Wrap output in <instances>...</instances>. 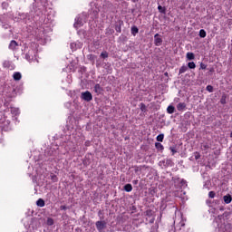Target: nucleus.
<instances>
[{"instance_id":"obj_16","label":"nucleus","mask_w":232,"mask_h":232,"mask_svg":"<svg viewBox=\"0 0 232 232\" xmlns=\"http://www.w3.org/2000/svg\"><path fill=\"white\" fill-rule=\"evenodd\" d=\"M36 206H38V208H44V199L39 198L36 201Z\"/></svg>"},{"instance_id":"obj_15","label":"nucleus","mask_w":232,"mask_h":232,"mask_svg":"<svg viewBox=\"0 0 232 232\" xmlns=\"http://www.w3.org/2000/svg\"><path fill=\"white\" fill-rule=\"evenodd\" d=\"M94 92L95 93H102V87H101V84H96L94 86Z\"/></svg>"},{"instance_id":"obj_19","label":"nucleus","mask_w":232,"mask_h":232,"mask_svg":"<svg viewBox=\"0 0 232 232\" xmlns=\"http://www.w3.org/2000/svg\"><path fill=\"white\" fill-rule=\"evenodd\" d=\"M155 148L158 149L159 151H162V150H164V146L161 145V143H160V142L155 143Z\"/></svg>"},{"instance_id":"obj_10","label":"nucleus","mask_w":232,"mask_h":232,"mask_svg":"<svg viewBox=\"0 0 232 232\" xmlns=\"http://www.w3.org/2000/svg\"><path fill=\"white\" fill-rule=\"evenodd\" d=\"M154 44L156 46H160V44H162V38L159 36V34L154 35Z\"/></svg>"},{"instance_id":"obj_46","label":"nucleus","mask_w":232,"mask_h":232,"mask_svg":"<svg viewBox=\"0 0 232 232\" xmlns=\"http://www.w3.org/2000/svg\"><path fill=\"white\" fill-rule=\"evenodd\" d=\"M71 77H72V76H70V75L67 76L68 79H71Z\"/></svg>"},{"instance_id":"obj_26","label":"nucleus","mask_w":232,"mask_h":232,"mask_svg":"<svg viewBox=\"0 0 232 232\" xmlns=\"http://www.w3.org/2000/svg\"><path fill=\"white\" fill-rule=\"evenodd\" d=\"M131 34L132 35H135L136 34H139V28L137 27H131Z\"/></svg>"},{"instance_id":"obj_7","label":"nucleus","mask_w":232,"mask_h":232,"mask_svg":"<svg viewBox=\"0 0 232 232\" xmlns=\"http://www.w3.org/2000/svg\"><path fill=\"white\" fill-rule=\"evenodd\" d=\"M79 48H82V44L81 42L71 43V50H72V52L79 50Z\"/></svg>"},{"instance_id":"obj_44","label":"nucleus","mask_w":232,"mask_h":232,"mask_svg":"<svg viewBox=\"0 0 232 232\" xmlns=\"http://www.w3.org/2000/svg\"><path fill=\"white\" fill-rule=\"evenodd\" d=\"M20 17H24V14H20Z\"/></svg>"},{"instance_id":"obj_21","label":"nucleus","mask_w":232,"mask_h":232,"mask_svg":"<svg viewBox=\"0 0 232 232\" xmlns=\"http://www.w3.org/2000/svg\"><path fill=\"white\" fill-rule=\"evenodd\" d=\"M167 111H168V113H169V114H171V113H175V107H173V106H169L168 108H167Z\"/></svg>"},{"instance_id":"obj_9","label":"nucleus","mask_w":232,"mask_h":232,"mask_svg":"<svg viewBox=\"0 0 232 232\" xmlns=\"http://www.w3.org/2000/svg\"><path fill=\"white\" fill-rule=\"evenodd\" d=\"M4 67L7 68L8 70H15V64L10 61L4 62Z\"/></svg>"},{"instance_id":"obj_20","label":"nucleus","mask_w":232,"mask_h":232,"mask_svg":"<svg viewBox=\"0 0 232 232\" xmlns=\"http://www.w3.org/2000/svg\"><path fill=\"white\" fill-rule=\"evenodd\" d=\"M188 66L190 70H195L197 68V64H195V62L188 63Z\"/></svg>"},{"instance_id":"obj_42","label":"nucleus","mask_w":232,"mask_h":232,"mask_svg":"<svg viewBox=\"0 0 232 232\" xmlns=\"http://www.w3.org/2000/svg\"><path fill=\"white\" fill-rule=\"evenodd\" d=\"M132 3H138L139 0H131Z\"/></svg>"},{"instance_id":"obj_2","label":"nucleus","mask_w":232,"mask_h":232,"mask_svg":"<svg viewBox=\"0 0 232 232\" xmlns=\"http://www.w3.org/2000/svg\"><path fill=\"white\" fill-rule=\"evenodd\" d=\"M35 49H29L25 53L26 61H28V63H34V61H36L37 58H35Z\"/></svg>"},{"instance_id":"obj_3","label":"nucleus","mask_w":232,"mask_h":232,"mask_svg":"<svg viewBox=\"0 0 232 232\" xmlns=\"http://www.w3.org/2000/svg\"><path fill=\"white\" fill-rule=\"evenodd\" d=\"M178 215V218L176 217L174 219V224H178L177 227H179V229H182L181 227H184L186 226V222L182 218V215L180 213L176 212V216Z\"/></svg>"},{"instance_id":"obj_12","label":"nucleus","mask_w":232,"mask_h":232,"mask_svg":"<svg viewBox=\"0 0 232 232\" xmlns=\"http://www.w3.org/2000/svg\"><path fill=\"white\" fill-rule=\"evenodd\" d=\"M177 110L178 111H184V110H186V104L184 102H179L177 105Z\"/></svg>"},{"instance_id":"obj_6","label":"nucleus","mask_w":232,"mask_h":232,"mask_svg":"<svg viewBox=\"0 0 232 232\" xmlns=\"http://www.w3.org/2000/svg\"><path fill=\"white\" fill-rule=\"evenodd\" d=\"M19 48H21V45L18 44L14 40L11 41V43L9 44V49L13 52H15V50H19Z\"/></svg>"},{"instance_id":"obj_18","label":"nucleus","mask_w":232,"mask_h":232,"mask_svg":"<svg viewBox=\"0 0 232 232\" xmlns=\"http://www.w3.org/2000/svg\"><path fill=\"white\" fill-rule=\"evenodd\" d=\"M187 59H188V61H193V59H195V53H187Z\"/></svg>"},{"instance_id":"obj_37","label":"nucleus","mask_w":232,"mask_h":232,"mask_svg":"<svg viewBox=\"0 0 232 232\" xmlns=\"http://www.w3.org/2000/svg\"><path fill=\"white\" fill-rule=\"evenodd\" d=\"M65 107H67V108H72V102H67V103H65Z\"/></svg>"},{"instance_id":"obj_43","label":"nucleus","mask_w":232,"mask_h":232,"mask_svg":"<svg viewBox=\"0 0 232 232\" xmlns=\"http://www.w3.org/2000/svg\"><path fill=\"white\" fill-rule=\"evenodd\" d=\"M2 6H6V3H3V4H2Z\"/></svg>"},{"instance_id":"obj_31","label":"nucleus","mask_w":232,"mask_h":232,"mask_svg":"<svg viewBox=\"0 0 232 232\" xmlns=\"http://www.w3.org/2000/svg\"><path fill=\"white\" fill-rule=\"evenodd\" d=\"M101 57H102V59H107V57H108V53L102 52V53H101Z\"/></svg>"},{"instance_id":"obj_25","label":"nucleus","mask_w":232,"mask_h":232,"mask_svg":"<svg viewBox=\"0 0 232 232\" xmlns=\"http://www.w3.org/2000/svg\"><path fill=\"white\" fill-rule=\"evenodd\" d=\"M158 10L160 14H166V8L162 7L161 5L158 6Z\"/></svg>"},{"instance_id":"obj_22","label":"nucleus","mask_w":232,"mask_h":232,"mask_svg":"<svg viewBox=\"0 0 232 232\" xmlns=\"http://www.w3.org/2000/svg\"><path fill=\"white\" fill-rule=\"evenodd\" d=\"M186 72H188V66L186 65L181 66L179 69V73H186Z\"/></svg>"},{"instance_id":"obj_24","label":"nucleus","mask_w":232,"mask_h":232,"mask_svg":"<svg viewBox=\"0 0 232 232\" xmlns=\"http://www.w3.org/2000/svg\"><path fill=\"white\" fill-rule=\"evenodd\" d=\"M156 139L158 142H162L164 140V134H159Z\"/></svg>"},{"instance_id":"obj_41","label":"nucleus","mask_w":232,"mask_h":232,"mask_svg":"<svg viewBox=\"0 0 232 232\" xmlns=\"http://www.w3.org/2000/svg\"><path fill=\"white\" fill-rule=\"evenodd\" d=\"M132 184H134V185L139 184V180H137V179L133 180V181H132Z\"/></svg>"},{"instance_id":"obj_30","label":"nucleus","mask_w":232,"mask_h":232,"mask_svg":"<svg viewBox=\"0 0 232 232\" xmlns=\"http://www.w3.org/2000/svg\"><path fill=\"white\" fill-rule=\"evenodd\" d=\"M207 92H209V93H213V86L208 85L207 86Z\"/></svg>"},{"instance_id":"obj_33","label":"nucleus","mask_w":232,"mask_h":232,"mask_svg":"<svg viewBox=\"0 0 232 232\" xmlns=\"http://www.w3.org/2000/svg\"><path fill=\"white\" fill-rule=\"evenodd\" d=\"M215 191H210L209 193H208V197H209V198H215Z\"/></svg>"},{"instance_id":"obj_35","label":"nucleus","mask_w":232,"mask_h":232,"mask_svg":"<svg viewBox=\"0 0 232 232\" xmlns=\"http://www.w3.org/2000/svg\"><path fill=\"white\" fill-rule=\"evenodd\" d=\"M180 184H181V186H182L183 188H186V186H188V184H186V180H184V179H181V180H180Z\"/></svg>"},{"instance_id":"obj_4","label":"nucleus","mask_w":232,"mask_h":232,"mask_svg":"<svg viewBox=\"0 0 232 232\" xmlns=\"http://www.w3.org/2000/svg\"><path fill=\"white\" fill-rule=\"evenodd\" d=\"M81 99L82 101H85L86 102H90V101L93 99V96L92 95V92H90L89 91H86L84 92H82Z\"/></svg>"},{"instance_id":"obj_11","label":"nucleus","mask_w":232,"mask_h":232,"mask_svg":"<svg viewBox=\"0 0 232 232\" xmlns=\"http://www.w3.org/2000/svg\"><path fill=\"white\" fill-rule=\"evenodd\" d=\"M13 79L14 81H21V79H23V74L19 72H15L13 73Z\"/></svg>"},{"instance_id":"obj_17","label":"nucleus","mask_w":232,"mask_h":232,"mask_svg":"<svg viewBox=\"0 0 232 232\" xmlns=\"http://www.w3.org/2000/svg\"><path fill=\"white\" fill-rule=\"evenodd\" d=\"M223 199H224L225 204H231V200H232L231 196H229V195L224 196Z\"/></svg>"},{"instance_id":"obj_39","label":"nucleus","mask_w":232,"mask_h":232,"mask_svg":"<svg viewBox=\"0 0 232 232\" xmlns=\"http://www.w3.org/2000/svg\"><path fill=\"white\" fill-rule=\"evenodd\" d=\"M200 68H201V70H206V68H207V66H206V64H200Z\"/></svg>"},{"instance_id":"obj_48","label":"nucleus","mask_w":232,"mask_h":232,"mask_svg":"<svg viewBox=\"0 0 232 232\" xmlns=\"http://www.w3.org/2000/svg\"><path fill=\"white\" fill-rule=\"evenodd\" d=\"M230 137H232V132L230 133Z\"/></svg>"},{"instance_id":"obj_14","label":"nucleus","mask_w":232,"mask_h":232,"mask_svg":"<svg viewBox=\"0 0 232 232\" xmlns=\"http://www.w3.org/2000/svg\"><path fill=\"white\" fill-rule=\"evenodd\" d=\"M124 191H126L127 193H130V191H133V187L131 186V184H126L124 186Z\"/></svg>"},{"instance_id":"obj_5","label":"nucleus","mask_w":232,"mask_h":232,"mask_svg":"<svg viewBox=\"0 0 232 232\" xmlns=\"http://www.w3.org/2000/svg\"><path fill=\"white\" fill-rule=\"evenodd\" d=\"M96 229H98L99 232H104V229H106V222L97 221L96 222Z\"/></svg>"},{"instance_id":"obj_23","label":"nucleus","mask_w":232,"mask_h":232,"mask_svg":"<svg viewBox=\"0 0 232 232\" xmlns=\"http://www.w3.org/2000/svg\"><path fill=\"white\" fill-rule=\"evenodd\" d=\"M47 226H53L54 222H53V218H48L47 221H46Z\"/></svg>"},{"instance_id":"obj_40","label":"nucleus","mask_w":232,"mask_h":232,"mask_svg":"<svg viewBox=\"0 0 232 232\" xmlns=\"http://www.w3.org/2000/svg\"><path fill=\"white\" fill-rule=\"evenodd\" d=\"M60 208L63 211H65V209H68V208H66V206H61Z\"/></svg>"},{"instance_id":"obj_1","label":"nucleus","mask_w":232,"mask_h":232,"mask_svg":"<svg viewBox=\"0 0 232 232\" xmlns=\"http://www.w3.org/2000/svg\"><path fill=\"white\" fill-rule=\"evenodd\" d=\"M84 23H86V15L85 14L78 15L75 18L74 28H76V30L81 28V26H82V24H84Z\"/></svg>"},{"instance_id":"obj_13","label":"nucleus","mask_w":232,"mask_h":232,"mask_svg":"<svg viewBox=\"0 0 232 232\" xmlns=\"http://www.w3.org/2000/svg\"><path fill=\"white\" fill-rule=\"evenodd\" d=\"M11 113L12 115H14V117H17V115H19L20 113L19 108H15V107L11 108Z\"/></svg>"},{"instance_id":"obj_38","label":"nucleus","mask_w":232,"mask_h":232,"mask_svg":"<svg viewBox=\"0 0 232 232\" xmlns=\"http://www.w3.org/2000/svg\"><path fill=\"white\" fill-rule=\"evenodd\" d=\"M170 150L173 155H175V153H177V150H175V148H170Z\"/></svg>"},{"instance_id":"obj_45","label":"nucleus","mask_w":232,"mask_h":232,"mask_svg":"<svg viewBox=\"0 0 232 232\" xmlns=\"http://www.w3.org/2000/svg\"><path fill=\"white\" fill-rule=\"evenodd\" d=\"M14 21H19V18H14Z\"/></svg>"},{"instance_id":"obj_28","label":"nucleus","mask_w":232,"mask_h":232,"mask_svg":"<svg viewBox=\"0 0 232 232\" xmlns=\"http://www.w3.org/2000/svg\"><path fill=\"white\" fill-rule=\"evenodd\" d=\"M123 230L126 231V232L131 231V226L130 225H127L125 227H123Z\"/></svg>"},{"instance_id":"obj_34","label":"nucleus","mask_w":232,"mask_h":232,"mask_svg":"<svg viewBox=\"0 0 232 232\" xmlns=\"http://www.w3.org/2000/svg\"><path fill=\"white\" fill-rule=\"evenodd\" d=\"M51 179L53 180V182H57V176L56 175H52Z\"/></svg>"},{"instance_id":"obj_36","label":"nucleus","mask_w":232,"mask_h":232,"mask_svg":"<svg viewBox=\"0 0 232 232\" xmlns=\"http://www.w3.org/2000/svg\"><path fill=\"white\" fill-rule=\"evenodd\" d=\"M201 148H202V150H209V145H208V144H203V145L201 146Z\"/></svg>"},{"instance_id":"obj_47","label":"nucleus","mask_w":232,"mask_h":232,"mask_svg":"<svg viewBox=\"0 0 232 232\" xmlns=\"http://www.w3.org/2000/svg\"><path fill=\"white\" fill-rule=\"evenodd\" d=\"M6 122H7V124H10V121H7Z\"/></svg>"},{"instance_id":"obj_32","label":"nucleus","mask_w":232,"mask_h":232,"mask_svg":"<svg viewBox=\"0 0 232 232\" xmlns=\"http://www.w3.org/2000/svg\"><path fill=\"white\" fill-rule=\"evenodd\" d=\"M140 108L141 111H146V105L144 103H140Z\"/></svg>"},{"instance_id":"obj_29","label":"nucleus","mask_w":232,"mask_h":232,"mask_svg":"<svg viewBox=\"0 0 232 232\" xmlns=\"http://www.w3.org/2000/svg\"><path fill=\"white\" fill-rule=\"evenodd\" d=\"M226 99H227V96L226 95H223L222 97H221V99H220V102H221V104H226Z\"/></svg>"},{"instance_id":"obj_27","label":"nucleus","mask_w":232,"mask_h":232,"mask_svg":"<svg viewBox=\"0 0 232 232\" xmlns=\"http://www.w3.org/2000/svg\"><path fill=\"white\" fill-rule=\"evenodd\" d=\"M199 37H201L202 39H204V37H206V31L204 29H201L199 31Z\"/></svg>"},{"instance_id":"obj_8","label":"nucleus","mask_w":232,"mask_h":232,"mask_svg":"<svg viewBox=\"0 0 232 232\" xmlns=\"http://www.w3.org/2000/svg\"><path fill=\"white\" fill-rule=\"evenodd\" d=\"M0 23H2V26L5 28V30H8V28H10V24H6L5 15H0Z\"/></svg>"}]
</instances>
